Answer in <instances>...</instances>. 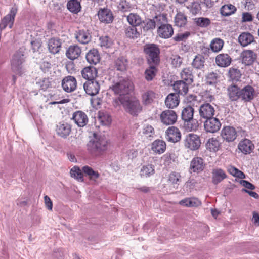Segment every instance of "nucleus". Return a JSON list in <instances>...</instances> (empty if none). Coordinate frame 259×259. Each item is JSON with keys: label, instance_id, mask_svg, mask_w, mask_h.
<instances>
[{"label": "nucleus", "instance_id": "10", "mask_svg": "<svg viewBox=\"0 0 259 259\" xmlns=\"http://www.w3.org/2000/svg\"><path fill=\"white\" fill-rule=\"evenodd\" d=\"M83 89L87 94L94 96L98 94L100 86L96 79H89L84 83Z\"/></svg>", "mask_w": 259, "mask_h": 259}, {"label": "nucleus", "instance_id": "48", "mask_svg": "<svg viewBox=\"0 0 259 259\" xmlns=\"http://www.w3.org/2000/svg\"><path fill=\"white\" fill-rule=\"evenodd\" d=\"M236 11V7L232 4L225 5L220 9V13L224 16H229L234 14Z\"/></svg>", "mask_w": 259, "mask_h": 259}, {"label": "nucleus", "instance_id": "52", "mask_svg": "<svg viewBox=\"0 0 259 259\" xmlns=\"http://www.w3.org/2000/svg\"><path fill=\"white\" fill-rule=\"evenodd\" d=\"M190 13L193 15H196L200 13L201 7L200 4L198 2H193L186 6Z\"/></svg>", "mask_w": 259, "mask_h": 259}, {"label": "nucleus", "instance_id": "47", "mask_svg": "<svg viewBox=\"0 0 259 259\" xmlns=\"http://www.w3.org/2000/svg\"><path fill=\"white\" fill-rule=\"evenodd\" d=\"M240 70L236 68H230L228 72V76L232 81H238L241 76Z\"/></svg>", "mask_w": 259, "mask_h": 259}, {"label": "nucleus", "instance_id": "40", "mask_svg": "<svg viewBox=\"0 0 259 259\" xmlns=\"http://www.w3.org/2000/svg\"><path fill=\"white\" fill-rule=\"evenodd\" d=\"M179 204L184 206L192 207H197L201 205V202L198 199L192 197V198H186L179 202Z\"/></svg>", "mask_w": 259, "mask_h": 259}, {"label": "nucleus", "instance_id": "51", "mask_svg": "<svg viewBox=\"0 0 259 259\" xmlns=\"http://www.w3.org/2000/svg\"><path fill=\"white\" fill-rule=\"evenodd\" d=\"M194 22L197 26L201 28H206L211 24L210 19L206 17H197L193 19Z\"/></svg>", "mask_w": 259, "mask_h": 259}, {"label": "nucleus", "instance_id": "30", "mask_svg": "<svg viewBox=\"0 0 259 259\" xmlns=\"http://www.w3.org/2000/svg\"><path fill=\"white\" fill-rule=\"evenodd\" d=\"M179 95L177 93H170L165 98V104L169 109H173L179 104Z\"/></svg>", "mask_w": 259, "mask_h": 259}, {"label": "nucleus", "instance_id": "14", "mask_svg": "<svg viewBox=\"0 0 259 259\" xmlns=\"http://www.w3.org/2000/svg\"><path fill=\"white\" fill-rule=\"evenodd\" d=\"M241 89L237 85L231 84L227 88V96L231 102L241 100Z\"/></svg>", "mask_w": 259, "mask_h": 259}, {"label": "nucleus", "instance_id": "44", "mask_svg": "<svg viewBox=\"0 0 259 259\" xmlns=\"http://www.w3.org/2000/svg\"><path fill=\"white\" fill-rule=\"evenodd\" d=\"M149 65V67L145 70L144 72L145 79L148 81L152 80L155 77L157 72V69L156 68L157 65Z\"/></svg>", "mask_w": 259, "mask_h": 259}, {"label": "nucleus", "instance_id": "35", "mask_svg": "<svg viewBox=\"0 0 259 259\" xmlns=\"http://www.w3.org/2000/svg\"><path fill=\"white\" fill-rule=\"evenodd\" d=\"M127 21L129 24L133 26H139L142 24L143 20L140 15L137 13H131L127 15Z\"/></svg>", "mask_w": 259, "mask_h": 259}, {"label": "nucleus", "instance_id": "27", "mask_svg": "<svg viewBox=\"0 0 259 259\" xmlns=\"http://www.w3.org/2000/svg\"><path fill=\"white\" fill-rule=\"evenodd\" d=\"M81 53V48L77 45H71L66 52V57L71 60H74L79 57Z\"/></svg>", "mask_w": 259, "mask_h": 259}, {"label": "nucleus", "instance_id": "39", "mask_svg": "<svg viewBox=\"0 0 259 259\" xmlns=\"http://www.w3.org/2000/svg\"><path fill=\"white\" fill-rule=\"evenodd\" d=\"M141 31H138L136 27L130 26L125 28L124 32L126 37L136 39L140 36Z\"/></svg>", "mask_w": 259, "mask_h": 259}, {"label": "nucleus", "instance_id": "58", "mask_svg": "<svg viewBox=\"0 0 259 259\" xmlns=\"http://www.w3.org/2000/svg\"><path fill=\"white\" fill-rule=\"evenodd\" d=\"M199 123L196 119L191 120L190 121H186L185 122V127L186 129L189 131H196L198 127Z\"/></svg>", "mask_w": 259, "mask_h": 259}, {"label": "nucleus", "instance_id": "9", "mask_svg": "<svg viewBox=\"0 0 259 259\" xmlns=\"http://www.w3.org/2000/svg\"><path fill=\"white\" fill-rule=\"evenodd\" d=\"M221 136L224 141L230 143L235 141L237 137V133L234 127L225 126L221 130Z\"/></svg>", "mask_w": 259, "mask_h": 259}, {"label": "nucleus", "instance_id": "20", "mask_svg": "<svg viewBox=\"0 0 259 259\" xmlns=\"http://www.w3.org/2000/svg\"><path fill=\"white\" fill-rule=\"evenodd\" d=\"M157 33L161 38H169L174 34V29L170 24H163L158 27Z\"/></svg>", "mask_w": 259, "mask_h": 259}, {"label": "nucleus", "instance_id": "57", "mask_svg": "<svg viewBox=\"0 0 259 259\" xmlns=\"http://www.w3.org/2000/svg\"><path fill=\"white\" fill-rule=\"evenodd\" d=\"M154 173V168L151 164L144 166L141 170V175L144 177H149Z\"/></svg>", "mask_w": 259, "mask_h": 259}, {"label": "nucleus", "instance_id": "16", "mask_svg": "<svg viewBox=\"0 0 259 259\" xmlns=\"http://www.w3.org/2000/svg\"><path fill=\"white\" fill-rule=\"evenodd\" d=\"M63 89L67 93L74 91L77 87L75 78L72 76H68L64 78L62 81Z\"/></svg>", "mask_w": 259, "mask_h": 259}, {"label": "nucleus", "instance_id": "56", "mask_svg": "<svg viewBox=\"0 0 259 259\" xmlns=\"http://www.w3.org/2000/svg\"><path fill=\"white\" fill-rule=\"evenodd\" d=\"M101 47L106 48H110L113 44L112 39L108 36H102L99 38Z\"/></svg>", "mask_w": 259, "mask_h": 259}, {"label": "nucleus", "instance_id": "11", "mask_svg": "<svg viewBox=\"0 0 259 259\" xmlns=\"http://www.w3.org/2000/svg\"><path fill=\"white\" fill-rule=\"evenodd\" d=\"M161 122L166 125L174 124L177 120V115L175 111L166 110L162 112L160 115Z\"/></svg>", "mask_w": 259, "mask_h": 259}, {"label": "nucleus", "instance_id": "29", "mask_svg": "<svg viewBox=\"0 0 259 259\" xmlns=\"http://www.w3.org/2000/svg\"><path fill=\"white\" fill-rule=\"evenodd\" d=\"M85 58L88 63L96 65L100 61V55L98 50L93 48L87 53Z\"/></svg>", "mask_w": 259, "mask_h": 259}, {"label": "nucleus", "instance_id": "12", "mask_svg": "<svg viewBox=\"0 0 259 259\" xmlns=\"http://www.w3.org/2000/svg\"><path fill=\"white\" fill-rule=\"evenodd\" d=\"M23 56V54L20 52H17L12 57L11 68L13 71L17 74H19L21 72L22 64L24 61Z\"/></svg>", "mask_w": 259, "mask_h": 259}, {"label": "nucleus", "instance_id": "13", "mask_svg": "<svg viewBox=\"0 0 259 259\" xmlns=\"http://www.w3.org/2000/svg\"><path fill=\"white\" fill-rule=\"evenodd\" d=\"M200 116L205 119L213 117L215 113L214 107L208 103H204L199 108Z\"/></svg>", "mask_w": 259, "mask_h": 259}, {"label": "nucleus", "instance_id": "41", "mask_svg": "<svg viewBox=\"0 0 259 259\" xmlns=\"http://www.w3.org/2000/svg\"><path fill=\"white\" fill-rule=\"evenodd\" d=\"M82 171L84 176L88 177L90 180L96 181L100 177V174L97 171H95L92 167L84 166L82 167Z\"/></svg>", "mask_w": 259, "mask_h": 259}, {"label": "nucleus", "instance_id": "55", "mask_svg": "<svg viewBox=\"0 0 259 259\" xmlns=\"http://www.w3.org/2000/svg\"><path fill=\"white\" fill-rule=\"evenodd\" d=\"M167 15L166 14H159L158 15H155L153 20L155 22V25L156 24L162 25L163 24H167Z\"/></svg>", "mask_w": 259, "mask_h": 259}, {"label": "nucleus", "instance_id": "33", "mask_svg": "<svg viewBox=\"0 0 259 259\" xmlns=\"http://www.w3.org/2000/svg\"><path fill=\"white\" fill-rule=\"evenodd\" d=\"M81 74L82 77L87 80L95 79V77L97 75V70L93 66L86 67L82 69Z\"/></svg>", "mask_w": 259, "mask_h": 259}, {"label": "nucleus", "instance_id": "50", "mask_svg": "<svg viewBox=\"0 0 259 259\" xmlns=\"http://www.w3.org/2000/svg\"><path fill=\"white\" fill-rule=\"evenodd\" d=\"M155 95V93L151 90H148L144 92L142 95L143 103L144 105L151 104L153 101Z\"/></svg>", "mask_w": 259, "mask_h": 259}, {"label": "nucleus", "instance_id": "2", "mask_svg": "<svg viewBox=\"0 0 259 259\" xmlns=\"http://www.w3.org/2000/svg\"><path fill=\"white\" fill-rule=\"evenodd\" d=\"M133 87L132 83L127 78H120L116 81L114 80L110 87L115 94L119 95L118 97L124 98L128 96Z\"/></svg>", "mask_w": 259, "mask_h": 259}, {"label": "nucleus", "instance_id": "60", "mask_svg": "<svg viewBox=\"0 0 259 259\" xmlns=\"http://www.w3.org/2000/svg\"><path fill=\"white\" fill-rule=\"evenodd\" d=\"M37 84L40 87V89L44 91H46L48 88L52 86L51 82L49 78H44L40 81L37 82Z\"/></svg>", "mask_w": 259, "mask_h": 259}, {"label": "nucleus", "instance_id": "46", "mask_svg": "<svg viewBox=\"0 0 259 259\" xmlns=\"http://www.w3.org/2000/svg\"><path fill=\"white\" fill-rule=\"evenodd\" d=\"M205 59L204 56L198 54L195 56L192 62V66L196 69H202L204 67Z\"/></svg>", "mask_w": 259, "mask_h": 259}, {"label": "nucleus", "instance_id": "53", "mask_svg": "<svg viewBox=\"0 0 259 259\" xmlns=\"http://www.w3.org/2000/svg\"><path fill=\"white\" fill-rule=\"evenodd\" d=\"M142 28L144 32L151 31L156 28L155 22L153 19H146L142 22Z\"/></svg>", "mask_w": 259, "mask_h": 259}, {"label": "nucleus", "instance_id": "26", "mask_svg": "<svg viewBox=\"0 0 259 259\" xmlns=\"http://www.w3.org/2000/svg\"><path fill=\"white\" fill-rule=\"evenodd\" d=\"M189 84L184 80H178L175 82L173 89L178 95L179 94L185 95L188 91V85Z\"/></svg>", "mask_w": 259, "mask_h": 259}, {"label": "nucleus", "instance_id": "64", "mask_svg": "<svg viewBox=\"0 0 259 259\" xmlns=\"http://www.w3.org/2000/svg\"><path fill=\"white\" fill-rule=\"evenodd\" d=\"M190 35V33L189 32H186L184 33H178L172 39L177 42L183 41L186 40Z\"/></svg>", "mask_w": 259, "mask_h": 259}, {"label": "nucleus", "instance_id": "8", "mask_svg": "<svg viewBox=\"0 0 259 259\" xmlns=\"http://www.w3.org/2000/svg\"><path fill=\"white\" fill-rule=\"evenodd\" d=\"M181 181V176L177 172H171L168 176L167 182L164 184V187L169 190L178 189Z\"/></svg>", "mask_w": 259, "mask_h": 259}, {"label": "nucleus", "instance_id": "6", "mask_svg": "<svg viewBox=\"0 0 259 259\" xmlns=\"http://www.w3.org/2000/svg\"><path fill=\"white\" fill-rule=\"evenodd\" d=\"M222 124L220 120L216 117L206 119L204 122V128L206 132L215 133L221 128Z\"/></svg>", "mask_w": 259, "mask_h": 259}, {"label": "nucleus", "instance_id": "24", "mask_svg": "<svg viewBox=\"0 0 259 259\" xmlns=\"http://www.w3.org/2000/svg\"><path fill=\"white\" fill-rule=\"evenodd\" d=\"M71 131V125L67 122H60L57 125L56 132L57 134L62 138H67Z\"/></svg>", "mask_w": 259, "mask_h": 259}, {"label": "nucleus", "instance_id": "45", "mask_svg": "<svg viewBox=\"0 0 259 259\" xmlns=\"http://www.w3.org/2000/svg\"><path fill=\"white\" fill-rule=\"evenodd\" d=\"M67 8L68 10L74 13H78L81 10V5L77 0H70L67 2Z\"/></svg>", "mask_w": 259, "mask_h": 259}, {"label": "nucleus", "instance_id": "25", "mask_svg": "<svg viewBox=\"0 0 259 259\" xmlns=\"http://www.w3.org/2000/svg\"><path fill=\"white\" fill-rule=\"evenodd\" d=\"M92 36L88 30L80 29L76 31L75 38L82 44H88L91 40Z\"/></svg>", "mask_w": 259, "mask_h": 259}, {"label": "nucleus", "instance_id": "1", "mask_svg": "<svg viewBox=\"0 0 259 259\" xmlns=\"http://www.w3.org/2000/svg\"><path fill=\"white\" fill-rule=\"evenodd\" d=\"M113 104L116 108L122 105L125 110L133 116L137 115L142 110L139 101L136 99H131L129 96L124 98L117 97L114 100Z\"/></svg>", "mask_w": 259, "mask_h": 259}, {"label": "nucleus", "instance_id": "21", "mask_svg": "<svg viewBox=\"0 0 259 259\" xmlns=\"http://www.w3.org/2000/svg\"><path fill=\"white\" fill-rule=\"evenodd\" d=\"M232 61L231 57L226 53L219 54L215 58L216 65L222 68L228 67L231 63Z\"/></svg>", "mask_w": 259, "mask_h": 259}, {"label": "nucleus", "instance_id": "61", "mask_svg": "<svg viewBox=\"0 0 259 259\" xmlns=\"http://www.w3.org/2000/svg\"><path fill=\"white\" fill-rule=\"evenodd\" d=\"M143 134L147 138H153L155 135L154 129L151 125H147L143 128Z\"/></svg>", "mask_w": 259, "mask_h": 259}, {"label": "nucleus", "instance_id": "32", "mask_svg": "<svg viewBox=\"0 0 259 259\" xmlns=\"http://www.w3.org/2000/svg\"><path fill=\"white\" fill-rule=\"evenodd\" d=\"M205 146L210 152H216L220 149L221 143L217 138L212 137L207 140Z\"/></svg>", "mask_w": 259, "mask_h": 259}, {"label": "nucleus", "instance_id": "17", "mask_svg": "<svg viewBox=\"0 0 259 259\" xmlns=\"http://www.w3.org/2000/svg\"><path fill=\"white\" fill-rule=\"evenodd\" d=\"M165 135L166 140L172 143L179 141L181 138V134L179 128L173 126L167 129Z\"/></svg>", "mask_w": 259, "mask_h": 259}, {"label": "nucleus", "instance_id": "28", "mask_svg": "<svg viewBox=\"0 0 259 259\" xmlns=\"http://www.w3.org/2000/svg\"><path fill=\"white\" fill-rule=\"evenodd\" d=\"M151 148L154 152L157 154H162L166 150V144L164 141L157 139L152 142Z\"/></svg>", "mask_w": 259, "mask_h": 259}, {"label": "nucleus", "instance_id": "49", "mask_svg": "<svg viewBox=\"0 0 259 259\" xmlns=\"http://www.w3.org/2000/svg\"><path fill=\"white\" fill-rule=\"evenodd\" d=\"M224 46V41L220 38H215L211 41L210 47L211 51L218 52L222 50Z\"/></svg>", "mask_w": 259, "mask_h": 259}, {"label": "nucleus", "instance_id": "36", "mask_svg": "<svg viewBox=\"0 0 259 259\" xmlns=\"http://www.w3.org/2000/svg\"><path fill=\"white\" fill-rule=\"evenodd\" d=\"M127 65L128 60L124 56H120L115 61L114 67L117 70L121 72L125 71Z\"/></svg>", "mask_w": 259, "mask_h": 259}, {"label": "nucleus", "instance_id": "37", "mask_svg": "<svg viewBox=\"0 0 259 259\" xmlns=\"http://www.w3.org/2000/svg\"><path fill=\"white\" fill-rule=\"evenodd\" d=\"M212 182L217 185L227 177L224 170L221 169H215L212 171Z\"/></svg>", "mask_w": 259, "mask_h": 259}, {"label": "nucleus", "instance_id": "18", "mask_svg": "<svg viewBox=\"0 0 259 259\" xmlns=\"http://www.w3.org/2000/svg\"><path fill=\"white\" fill-rule=\"evenodd\" d=\"M78 126L83 127L88 123L89 119L86 114L82 111H77L73 113L71 118Z\"/></svg>", "mask_w": 259, "mask_h": 259}, {"label": "nucleus", "instance_id": "59", "mask_svg": "<svg viewBox=\"0 0 259 259\" xmlns=\"http://www.w3.org/2000/svg\"><path fill=\"white\" fill-rule=\"evenodd\" d=\"M178 157L174 152H167L161 157V160L164 162H175L178 161Z\"/></svg>", "mask_w": 259, "mask_h": 259}, {"label": "nucleus", "instance_id": "15", "mask_svg": "<svg viewBox=\"0 0 259 259\" xmlns=\"http://www.w3.org/2000/svg\"><path fill=\"white\" fill-rule=\"evenodd\" d=\"M98 16L99 20L105 24L111 23L114 20L112 11L108 8H101L98 11Z\"/></svg>", "mask_w": 259, "mask_h": 259}, {"label": "nucleus", "instance_id": "3", "mask_svg": "<svg viewBox=\"0 0 259 259\" xmlns=\"http://www.w3.org/2000/svg\"><path fill=\"white\" fill-rule=\"evenodd\" d=\"M143 52L148 65H158L159 64L160 50L158 45L147 44L144 46Z\"/></svg>", "mask_w": 259, "mask_h": 259}, {"label": "nucleus", "instance_id": "7", "mask_svg": "<svg viewBox=\"0 0 259 259\" xmlns=\"http://www.w3.org/2000/svg\"><path fill=\"white\" fill-rule=\"evenodd\" d=\"M257 54L251 50H244L240 55L241 62L245 66L252 65L257 60Z\"/></svg>", "mask_w": 259, "mask_h": 259}, {"label": "nucleus", "instance_id": "19", "mask_svg": "<svg viewBox=\"0 0 259 259\" xmlns=\"http://www.w3.org/2000/svg\"><path fill=\"white\" fill-rule=\"evenodd\" d=\"M255 90L253 87L247 85L241 89V100L244 102H250L254 99Z\"/></svg>", "mask_w": 259, "mask_h": 259}, {"label": "nucleus", "instance_id": "4", "mask_svg": "<svg viewBox=\"0 0 259 259\" xmlns=\"http://www.w3.org/2000/svg\"><path fill=\"white\" fill-rule=\"evenodd\" d=\"M88 146L92 152L101 153L107 149L108 142L104 136L94 133Z\"/></svg>", "mask_w": 259, "mask_h": 259}, {"label": "nucleus", "instance_id": "22", "mask_svg": "<svg viewBox=\"0 0 259 259\" xmlns=\"http://www.w3.org/2000/svg\"><path fill=\"white\" fill-rule=\"evenodd\" d=\"M238 148L242 153L248 154L253 151L254 145L251 140L244 139L239 143Z\"/></svg>", "mask_w": 259, "mask_h": 259}, {"label": "nucleus", "instance_id": "34", "mask_svg": "<svg viewBox=\"0 0 259 259\" xmlns=\"http://www.w3.org/2000/svg\"><path fill=\"white\" fill-rule=\"evenodd\" d=\"M238 41L244 47L254 41V37L249 32H242L238 37Z\"/></svg>", "mask_w": 259, "mask_h": 259}, {"label": "nucleus", "instance_id": "42", "mask_svg": "<svg viewBox=\"0 0 259 259\" xmlns=\"http://www.w3.org/2000/svg\"><path fill=\"white\" fill-rule=\"evenodd\" d=\"M175 24L179 27H184L187 23V17L183 13L179 12L175 17Z\"/></svg>", "mask_w": 259, "mask_h": 259}, {"label": "nucleus", "instance_id": "62", "mask_svg": "<svg viewBox=\"0 0 259 259\" xmlns=\"http://www.w3.org/2000/svg\"><path fill=\"white\" fill-rule=\"evenodd\" d=\"M131 8V6L130 3L126 0H121L118 5L119 10L122 12L129 11Z\"/></svg>", "mask_w": 259, "mask_h": 259}, {"label": "nucleus", "instance_id": "38", "mask_svg": "<svg viewBox=\"0 0 259 259\" xmlns=\"http://www.w3.org/2000/svg\"><path fill=\"white\" fill-rule=\"evenodd\" d=\"M194 109L191 105L187 106L182 111L181 118L186 122L193 119Z\"/></svg>", "mask_w": 259, "mask_h": 259}, {"label": "nucleus", "instance_id": "63", "mask_svg": "<svg viewBox=\"0 0 259 259\" xmlns=\"http://www.w3.org/2000/svg\"><path fill=\"white\" fill-rule=\"evenodd\" d=\"M203 163H192V164L190 166V169L193 172L199 173L203 170L205 166Z\"/></svg>", "mask_w": 259, "mask_h": 259}, {"label": "nucleus", "instance_id": "54", "mask_svg": "<svg viewBox=\"0 0 259 259\" xmlns=\"http://www.w3.org/2000/svg\"><path fill=\"white\" fill-rule=\"evenodd\" d=\"M220 77L219 74L214 72H211L207 74L206 76V84L208 85H214Z\"/></svg>", "mask_w": 259, "mask_h": 259}, {"label": "nucleus", "instance_id": "5", "mask_svg": "<svg viewBox=\"0 0 259 259\" xmlns=\"http://www.w3.org/2000/svg\"><path fill=\"white\" fill-rule=\"evenodd\" d=\"M201 144L200 137L194 134H189L184 140V144L186 148L191 150H197Z\"/></svg>", "mask_w": 259, "mask_h": 259}, {"label": "nucleus", "instance_id": "23", "mask_svg": "<svg viewBox=\"0 0 259 259\" xmlns=\"http://www.w3.org/2000/svg\"><path fill=\"white\" fill-rule=\"evenodd\" d=\"M62 46L61 40L59 38L53 37L48 40V48L50 53L56 54L60 52Z\"/></svg>", "mask_w": 259, "mask_h": 259}, {"label": "nucleus", "instance_id": "31", "mask_svg": "<svg viewBox=\"0 0 259 259\" xmlns=\"http://www.w3.org/2000/svg\"><path fill=\"white\" fill-rule=\"evenodd\" d=\"M193 70V69L191 67L184 68L181 72V77L182 80L191 84L193 82L194 78Z\"/></svg>", "mask_w": 259, "mask_h": 259}, {"label": "nucleus", "instance_id": "43", "mask_svg": "<svg viewBox=\"0 0 259 259\" xmlns=\"http://www.w3.org/2000/svg\"><path fill=\"white\" fill-rule=\"evenodd\" d=\"M70 174L71 177L77 181L81 182H84V173L82 171V169H81L78 166H73L71 169Z\"/></svg>", "mask_w": 259, "mask_h": 259}]
</instances>
